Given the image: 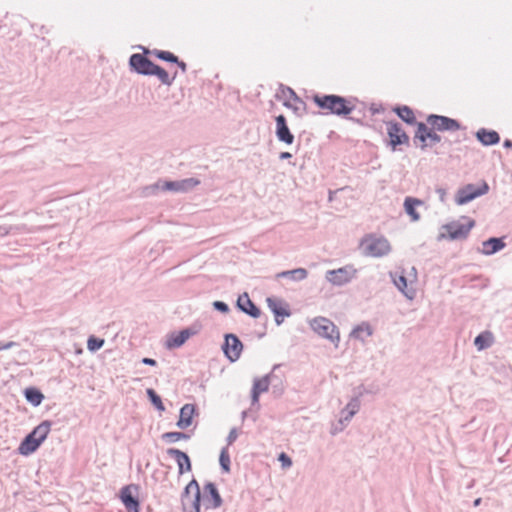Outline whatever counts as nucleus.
Here are the masks:
<instances>
[{
    "label": "nucleus",
    "mask_w": 512,
    "mask_h": 512,
    "mask_svg": "<svg viewBox=\"0 0 512 512\" xmlns=\"http://www.w3.org/2000/svg\"><path fill=\"white\" fill-rule=\"evenodd\" d=\"M480 501H481V499H480V498L476 499V500L474 501V505H475V506H478V505L480 504Z\"/></svg>",
    "instance_id": "obj_59"
},
{
    "label": "nucleus",
    "mask_w": 512,
    "mask_h": 512,
    "mask_svg": "<svg viewBox=\"0 0 512 512\" xmlns=\"http://www.w3.org/2000/svg\"><path fill=\"white\" fill-rule=\"evenodd\" d=\"M199 183L200 181L195 178H187L178 181H163L162 191L186 193L199 185Z\"/></svg>",
    "instance_id": "obj_9"
},
{
    "label": "nucleus",
    "mask_w": 512,
    "mask_h": 512,
    "mask_svg": "<svg viewBox=\"0 0 512 512\" xmlns=\"http://www.w3.org/2000/svg\"><path fill=\"white\" fill-rule=\"evenodd\" d=\"M146 392H147V395H148L149 399L151 400L152 404L158 410L163 411L165 409V407H164V405L162 403V400H161L160 396L157 395V393L153 389H151V388L147 389Z\"/></svg>",
    "instance_id": "obj_40"
},
{
    "label": "nucleus",
    "mask_w": 512,
    "mask_h": 512,
    "mask_svg": "<svg viewBox=\"0 0 512 512\" xmlns=\"http://www.w3.org/2000/svg\"><path fill=\"white\" fill-rule=\"evenodd\" d=\"M373 332L374 330L368 322H362L352 329L349 337L364 344L367 339L373 335Z\"/></svg>",
    "instance_id": "obj_20"
},
{
    "label": "nucleus",
    "mask_w": 512,
    "mask_h": 512,
    "mask_svg": "<svg viewBox=\"0 0 512 512\" xmlns=\"http://www.w3.org/2000/svg\"><path fill=\"white\" fill-rule=\"evenodd\" d=\"M194 506V498H182L183 512H190Z\"/></svg>",
    "instance_id": "obj_45"
},
{
    "label": "nucleus",
    "mask_w": 512,
    "mask_h": 512,
    "mask_svg": "<svg viewBox=\"0 0 512 512\" xmlns=\"http://www.w3.org/2000/svg\"><path fill=\"white\" fill-rule=\"evenodd\" d=\"M136 490L134 485H128L121 489L120 498L128 512H139V502L133 494Z\"/></svg>",
    "instance_id": "obj_14"
},
{
    "label": "nucleus",
    "mask_w": 512,
    "mask_h": 512,
    "mask_svg": "<svg viewBox=\"0 0 512 512\" xmlns=\"http://www.w3.org/2000/svg\"><path fill=\"white\" fill-rule=\"evenodd\" d=\"M389 275L393 284L407 299L413 300L416 297V290L413 287H408L407 279L404 275H398L394 272H390Z\"/></svg>",
    "instance_id": "obj_15"
},
{
    "label": "nucleus",
    "mask_w": 512,
    "mask_h": 512,
    "mask_svg": "<svg viewBox=\"0 0 512 512\" xmlns=\"http://www.w3.org/2000/svg\"><path fill=\"white\" fill-rule=\"evenodd\" d=\"M200 488L198 482L193 479L191 480L184 489L182 498H194V506L190 512H200Z\"/></svg>",
    "instance_id": "obj_18"
},
{
    "label": "nucleus",
    "mask_w": 512,
    "mask_h": 512,
    "mask_svg": "<svg viewBox=\"0 0 512 512\" xmlns=\"http://www.w3.org/2000/svg\"><path fill=\"white\" fill-rule=\"evenodd\" d=\"M347 425V423H339V421L336 424H332L330 434L333 436L337 435L342 432Z\"/></svg>",
    "instance_id": "obj_44"
},
{
    "label": "nucleus",
    "mask_w": 512,
    "mask_h": 512,
    "mask_svg": "<svg viewBox=\"0 0 512 512\" xmlns=\"http://www.w3.org/2000/svg\"><path fill=\"white\" fill-rule=\"evenodd\" d=\"M238 308L253 318H258L261 314L260 309L250 300L247 293L240 295L237 299Z\"/></svg>",
    "instance_id": "obj_21"
},
{
    "label": "nucleus",
    "mask_w": 512,
    "mask_h": 512,
    "mask_svg": "<svg viewBox=\"0 0 512 512\" xmlns=\"http://www.w3.org/2000/svg\"><path fill=\"white\" fill-rule=\"evenodd\" d=\"M129 65L138 74L152 75V70L155 68L156 64H154L144 55L136 53L131 55L129 59Z\"/></svg>",
    "instance_id": "obj_10"
},
{
    "label": "nucleus",
    "mask_w": 512,
    "mask_h": 512,
    "mask_svg": "<svg viewBox=\"0 0 512 512\" xmlns=\"http://www.w3.org/2000/svg\"><path fill=\"white\" fill-rule=\"evenodd\" d=\"M335 192L333 191H329V197H328V201H333V195H334Z\"/></svg>",
    "instance_id": "obj_58"
},
{
    "label": "nucleus",
    "mask_w": 512,
    "mask_h": 512,
    "mask_svg": "<svg viewBox=\"0 0 512 512\" xmlns=\"http://www.w3.org/2000/svg\"><path fill=\"white\" fill-rule=\"evenodd\" d=\"M504 147L511 148L512 147V141L511 140H505L504 141Z\"/></svg>",
    "instance_id": "obj_56"
},
{
    "label": "nucleus",
    "mask_w": 512,
    "mask_h": 512,
    "mask_svg": "<svg viewBox=\"0 0 512 512\" xmlns=\"http://www.w3.org/2000/svg\"><path fill=\"white\" fill-rule=\"evenodd\" d=\"M309 326L319 337L330 341L335 348L340 343V331L338 327L328 318L317 316L309 320Z\"/></svg>",
    "instance_id": "obj_3"
},
{
    "label": "nucleus",
    "mask_w": 512,
    "mask_h": 512,
    "mask_svg": "<svg viewBox=\"0 0 512 512\" xmlns=\"http://www.w3.org/2000/svg\"><path fill=\"white\" fill-rule=\"evenodd\" d=\"M238 430L236 428H232L227 436V445H231L238 438Z\"/></svg>",
    "instance_id": "obj_47"
},
{
    "label": "nucleus",
    "mask_w": 512,
    "mask_h": 512,
    "mask_svg": "<svg viewBox=\"0 0 512 512\" xmlns=\"http://www.w3.org/2000/svg\"><path fill=\"white\" fill-rule=\"evenodd\" d=\"M415 139H419L422 142V145H421L422 149H424L427 146V144L425 143L426 140L428 139L427 136H425V135H415Z\"/></svg>",
    "instance_id": "obj_52"
},
{
    "label": "nucleus",
    "mask_w": 512,
    "mask_h": 512,
    "mask_svg": "<svg viewBox=\"0 0 512 512\" xmlns=\"http://www.w3.org/2000/svg\"><path fill=\"white\" fill-rule=\"evenodd\" d=\"M266 302L268 308L275 316V322L277 325H281L284 321V318L291 315L289 305L284 300L277 297H268Z\"/></svg>",
    "instance_id": "obj_8"
},
{
    "label": "nucleus",
    "mask_w": 512,
    "mask_h": 512,
    "mask_svg": "<svg viewBox=\"0 0 512 512\" xmlns=\"http://www.w3.org/2000/svg\"><path fill=\"white\" fill-rule=\"evenodd\" d=\"M276 129L275 134L278 141L291 145L294 142V135L291 133L286 118L283 115H279L275 118Z\"/></svg>",
    "instance_id": "obj_12"
},
{
    "label": "nucleus",
    "mask_w": 512,
    "mask_h": 512,
    "mask_svg": "<svg viewBox=\"0 0 512 512\" xmlns=\"http://www.w3.org/2000/svg\"><path fill=\"white\" fill-rule=\"evenodd\" d=\"M359 248L364 256L373 258L385 257L392 251L389 240L374 233L366 234L361 239Z\"/></svg>",
    "instance_id": "obj_1"
},
{
    "label": "nucleus",
    "mask_w": 512,
    "mask_h": 512,
    "mask_svg": "<svg viewBox=\"0 0 512 512\" xmlns=\"http://www.w3.org/2000/svg\"><path fill=\"white\" fill-rule=\"evenodd\" d=\"M156 56L159 59L164 60V61H168V62H172V63L178 62V58L174 54H172L168 51H158L156 53Z\"/></svg>",
    "instance_id": "obj_42"
},
{
    "label": "nucleus",
    "mask_w": 512,
    "mask_h": 512,
    "mask_svg": "<svg viewBox=\"0 0 512 512\" xmlns=\"http://www.w3.org/2000/svg\"><path fill=\"white\" fill-rule=\"evenodd\" d=\"M281 93H282V97L284 98V105L286 107H293V103L292 101L294 102H298L300 104H303V102L300 100V98L296 95V93L294 92L293 89H291L290 87H283L281 89Z\"/></svg>",
    "instance_id": "obj_33"
},
{
    "label": "nucleus",
    "mask_w": 512,
    "mask_h": 512,
    "mask_svg": "<svg viewBox=\"0 0 512 512\" xmlns=\"http://www.w3.org/2000/svg\"><path fill=\"white\" fill-rule=\"evenodd\" d=\"M243 345L237 336L234 334H227L225 336L224 353L232 361L239 359Z\"/></svg>",
    "instance_id": "obj_11"
},
{
    "label": "nucleus",
    "mask_w": 512,
    "mask_h": 512,
    "mask_svg": "<svg viewBox=\"0 0 512 512\" xmlns=\"http://www.w3.org/2000/svg\"><path fill=\"white\" fill-rule=\"evenodd\" d=\"M167 454L177 462L179 474H183L184 472L191 470V462L186 453L176 448H169L167 450Z\"/></svg>",
    "instance_id": "obj_19"
},
{
    "label": "nucleus",
    "mask_w": 512,
    "mask_h": 512,
    "mask_svg": "<svg viewBox=\"0 0 512 512\" xmlns=\"http://www.w3.org/2000/svg\"><path fill=\"white\" fill-rule=\"evenodd\" d=\"M489 185L483 181L479 185L466 184L459 188L455 194V203L459 206L465 205L474 199L487 194Z\"/></svg>",
    "instance_id": "obj_5"
},
{
    "label": "nucleus",
    "mask_w": 512,
    "mask_h": 512,
    "mask_svg": "<svg viewBox=\"0 0 512 512\" xmlns=\"http://www.w3.org/2000/svg\"><path fill=\"white\" fill-rule=\"evenodd\" d=\"M314 102L322 109L329 110L336 115H348L352 112L353 106L348 105L345 98L337 95H316Z\"/></svg>",
    "instance_id": "obj_4"
},
{
    "label": "nucleus",
    "mask_w": 512,
    "mask_h": 512,
    "mask_svg": "<svg viewBox=\"0 0 512 512\" xmlns=\"http://www.w3.org/2000/svg\"><path fill=\"white\" fill-rule=\"evenodd\" d=\"M387 132L390 137V144L395 150L397 145L407 143L409 138L398 123H389Z\"/></svg>",
    "instance_id": "obj_16"
},
{
    "label": "nucleus",
    "mask_w": 512,
    "mask_h": 512,
    "mask_svg": "<svg viewBox=\"0 0 512 512\" xmlns=\"http://www.w3.org/2000/svg\"><path fill=\"white\" fill-rule=\"evenodd\" d=\"M292 157V154L289 153V152H281L280 155H279V158L284 160V159H289Z\"/></svg>",
    "instance_id": "obj_54"
},
{
    "label": "nucleus",
    "mask_w": 512,
    "mask_h": 512,
    "mask_svg": "<svg viewBox=\"0 0 512 512\" xmlns=\"http://www.w3.org/2000/svg\"><path fill=\"white\" fill-rule=\"evenodd\" d=\"M505 246L506 244L503 241V239L493 237L482 242V248L480 250V253L486 256H490L499 252Z\"/></svg>",
    "instance_id": "obj_25"
},
{
    "label": "nucleus",
    "mask_w": 512,
    "mask_h": 512,
    "mask_svg": "<svg viewBox=\"0 0 512 512\" xmlns=\"http://www.w3.org/2000/svg\"><path fill=\"white\" fill-rule=\"evenodd\" d=\"M194 334H196V331L191 328L184 329L178 333H171L167 336L165 346L167 349L179 348Z\"/></svg>",
    "instance_id": "obj_13"
},
{
    "label": "nucleus",
    "mask_w": 512,
    "mask_h": 512,
    "mask_svg": "<svg viewBox=\"0 0 512 512\" xmlns=\"http://www.w3.org/2000/svg\"><path fill=\"white\" fill-rule=\"evenodd\" d=\"M436 192H437V194L439 195L440 200H441V201H444V200H445V196H446V191H445V189H443V188H437V189H436Z\"/></svg>",
    "instance_id": "obj_53"
},
{
    "label": "nucleus",
    "mask_w": 512,
    "mask_h": 512,
    "mask_svg": "<svg viewBox=\"0 0 512 512\" xmlns=\"http://www.w3.org/2000/svg\"><path fill=\"white\" fill-rule=\"evenodd\" d=\"M204 502H211L210 507L218 508L222 505V498L214 483L208 482L204 486Z\"/></svg>",
    "instance_id": "obj_22"
},
{
    "label": "nucleus",
    "mask_w": 512,
    "mask_h": 512,
    "mask_svg": "<svg viewBox=\"0 0 512 512\" xmlns=\"http://www.w3.org/2000/svg\"><path fill=\"white\" fill-rule=\"evenodd\" d=\"M213 307L222 313H227L229 311L228 305L222 301H214Z\"/></svg>",
    "instance_id": "obj_46"
},
{
    "label": "nucleus",
    "mask_w": 512,
    "mask_h": 512,
    "mask_svg": "<svg viewBox=\"0 0 512 512\" xmlns=\"http://www.w3.org/2000/svg\"><path fill=\"white\" fill-rule=\"evenodd\" d=\"M279 462L283 469H288L292 466V459L284 452H282L278 457Z\"/></svg>",
    "instance_id": "obj_43"
},
{
    "label": "nucleus",
    "mask_w": 512,
    "mask_h": 512,
    "mask_svg": "<svg viewBox=\"0 0 512 512\" xmlns=\"http://www.w3.org/2000/svg\"><path fill=\"white\" fill-rule=\"evenodd\" d=\"M24 394L26 400L33 406H39L44 398L43 394L35 388H27Z\"/></svg>",
    "instance_id": "obj_34"
},
{
    "label": "nucleus",
    "mask_w": 512,
    "mask_h": 512,
    "mask_svg": "<svg viewBox=\"0 0 512 512\" xmlns=\"http://www.w3.org/2000/svg\"><path fill=\"white\" fill-rule=\"evenodd\" d=\"M421 204V200L412 197H407L404 201L405 212L410 216L413 222L418 221L420 219V215L416 211V207Z\"/></svg>",
    "instance_id": "obj_29"
},
{
    "label": "nucleus",
    "mask_w": 512,
    "mask_h": 512,
    "mask_svg": "<svg viewBox=\"0 0 512 512\" xmlns=\"http://www.w3.org/2000/svg\"><path fill=\"white\" fill-rule=\"evenodd\" d=\"M141 362L145 365L156 366L157 362L152 358H143Z\"/></svg>",
    "instance_id": "obj_51"
},
{
    "label": "nucleus",
    "mask_w": 512,
    "mask_h": 512,
    "mask_svg": "<svg viewBox=\"0 0 512 512\" xmlns=\"http://www.w3.org/2000/svg\"><path fill=\"white\" fill-rule=\"evenodd\" d=\"M38 228H28L26 225H0V236L4 237L9 234H18L22 231L33 233L36 232Z\"/></svg>",
    "instance_id": "obj_32"
},
{
    "label": "nucleus",
    "mask_w": 512,
    "mask_h": 512,
    "mask_svg": "<svg viewBox=\"0 0 512 512\" xmlns=\"http://www.w3.org/2000/svg\"><path fill=\"white\" fill-rule=\"evenodd\" d=\"M307 276L308 272L305 268H296L293 270L279 272L276 275V278H288L292 281H302L306 279Z\"/></svg>",
    "instance_id": "obj_30"
},
{
    "label": "nucleus",
    "mask_w": 512,
    "mask_h": 512,
    "mask_svg": "<svg viewBox=\"0 0 512 512\" xmlns=\"http://www.w3.org/2000/svg\"><path fill=\"white\" fill-rule=\"evenodd\" d=\"M357 274V269L353 265H346L344 267L328 270L325 274L326 280L335 286H343L351 282Z\"/></svg>",
    "instance_id": "obj_6"
},
{
    "label": "nucleus",
    "mask_w": 512,
    "mask_h": 512,
    "mask_svg": "<svg viewBox=\"0 0 512 512\" xmlns=\"http://www.w3.org/2000/svg\"><path fill=\"white\" fill-rule=\"evenodd\" d=\"M396 112H397L398 116L406 123L411 124L415 121V116H414L413 111L407 106L397 108Z\"/></svg>",
    "instance_id": "obj_36"
},
{
    "label": "nucleus",
    "mask_w": 512,
    "mask_h": 512,
    "mask_svg": "<svg viewBox=\"0 0 512 512\" xmlns=\"http://www.w3.org/2000/svg\"><path fill=\"white\" fill-rule=\"evenodd\" d=\"M477 139L485 146H491L499 143L500 136L494 130H487L485 128H481L476 133Z\"/></svg>",
    "instance_id": "obj_26"
},
{
    "label": "nucleus",
    "mask_w": 512,
    "mask_h": 512,
    "mask_svg": "<svg viewBox=\"0 0 512 512\" xmlns=\"http://www.w3.org/2000/svg\"><path fill=\"white\" fill-rule=\"evenodd\" d=\"M104 345V340L91 336L87 341V348L91 352L99 350Z\"/></svg>",
    "instance_id": "obj_41"
},
{
    "label": "nucleus",
    "mask_w": 512,
    "mask_h": 512,
    "mask_svg": "<svg viewBox=\"0 0 512 512\" xmlns=\"http://www.w3.org/2000/svg\"><path fill=\"white\" fill-rule=\"evenodd\" d=\"M466 222L452 221L440 227V232L437 236L438 241L443 240H464L468 237L471 229L474 227V220L465 218Z\"/></svg>",
    "instance_id": "obj_2"
},
{
    "label": "nucleus",
    "mask_w": 512,
    "mask_h": 512,
    "mask_svg": "<svg viewBox=\"0 0 512 512\" xmlns=\"http://www.w3.org/2000/svg\"><path fill=\"white\" fill-rule=\"evenodd\" d=\"M188 436L185 433L182 432H166L162 435V439L174 443L182 439H187Z\"/></svg>",
    "instance_id": "obj_39"
},
{
    "label": "nucleus",
    "mask_w": 512,
    "mask_h": 512,
    "mask_svg": "<svg viewBox=\"0 0 512 512\" xmlns=\"http://www.w3.org/2000/svg\"><path fill=\"white\" fill-rule=\"evenodd\" d=\"M429 130L430 129L427 127L426 124L420 122L417 124V131H416L415 135H425L426 136V134H428Z\"/></svg>",
    "instance_id": "obj_48"
},
{
    "label": "nucleus",
    "mask_w": 512,
    "mask_h": 512,
    "mask_svg": "<svg viewBox=\"0 0 512 512\" xmlns=\"http://www.w3.org/2000/svg\"><path fill=\"white\" fill-rule=\"evenodd\" d=\"M272 377V374H268L262 378H257L254 380L252 388L253 404L258 402L261 393H264L268 390Z\"/></svg>",
    "instance_id": "obj_23"
},
{
    "label": "nucleus",
    "mask_w": 512,
    "mask_h": 512,
    "mask_svg": "<svg viewBox=\"0 0 512 512\" xmlns=\"http://www.w3.org/2000/svg\"><path fill=\"white\" fill-rule=\"evenodd\" d=\"M219 463L224 472L228 473L230 471V456L228 447L222 448L220 452Z\"/></svg>",
    "instance_id": "obj_38"
},
{
    "label": "nucleus",
    "mask_w": 512,
    "mask_h": 512,
    "mask_svg": "<svg viewBox=\"0 0 512 512\" xmlns=\"http://www.w3.org/2000/svg\"><path fill=\"white\" fill-rule=\"evenodd\" d=\"M178 64V66L183 70L185 71L186 70V64L184 62H176Z\"/></svg>",
    "instance_id": "obj_57"
},
{
    "label": "nucleus",
    "mask_w": 512,
    "mask_h": 512,
    "mask_svg": "<svg viewBox=\"0 0 512 512\" xmlns=\"http://www.w3.org/2000/svg\"><path fill=\"white\" fill-rule=\"evenodd\" d=\"M51 429V423L49 421H43L36 426L28 435L33 437L35 441L41 445L47 438Z\"/></svg>",
    "instance_id": "obj_27"
},
{
    "label": "nucleus",
    "mask_w": 512,
    "mask_h": 512,
    "mask_svg": "<svg viewBox=\"0 0 512 512\" xmlns=\"http://www.w3.org/2000/svg\"><path fill=\"white\" fill-rule=\"evenodd\" d=\"M361 402L359 396L351 398L347 405L340 411L339 423H347L358 413L360 410Z\"/></svg>",
    "instance_id": "obj_17"
},
{
    "label": "nucleus",
    "mask_w": 512,
    "mask_h": 512,
    "mask_svg": "<svg viewBox=\"0 0 512 512\" xmlns=\"http://www.w3.org/2000/svg\"><path fill=\"white\" fill-rule=\"evenodd\" d=\"M17 343L16 342H13V341H9L7 343H3V342H0V351L1 350H7V349H10L14 346H16Z\"/></svg>",
    "instance_id": "obj_50"
},
{
    "label": "nucleus",
    "mask_w": 512,
    "mask_h": 512,
    "mask_svg": "<svg viewBox=\"0 0 512 512\" xmlns=\"http://www.w3.org/2000/svg\"><path fill=\"white\" fill-rule=\"evenodd\" d=\"M195 413V406L193 404H185L180 409L177 427L180 429H187L192 425L193 415Z\"/></svg>",
    "instance_id": "obj_24"
},
{
    "label": "nucleus",
    "mask_w": 512,
    "mask_h": 512,
    "mask_svg": "<svg viewBox=\"0 0 512 512\" xmlns=\"http://www.w3.org/2000/svg\"><path fill=\"white\" fill-rule=\"evenodd\" d=\"M426 136L432 143H439L441 141V137L437 133H435L432 129L429 130V132H428V134H426Z\"/></svg>",
    "instance_id": "obj_49"
},
{
    "label": "nucleus",
    "mask_w": 512,
    "mask_h": 512,
    "mask_svg": "<svg viewBox=\"0 0 512 512\" xmlns=\"http://www.w3.org/2000/svg\"><path fill=\"white\" fill-rule=\"evenodd\" d=\"M162 185L163 181L159 180L151 185L145 186L141 190V195L143 197L157 195L159 191H162Z\"/></svg>",
    "instance_id": "obj_35"
},
{
    "label": "nucleus",
    "mask_w": 512,
    "mask_h": 512,
    "mask_svg": "<svg viewBox=\"0 0 512 512\" xmlns=\"http://www.w3.org/2000/svg\"><path fill=\"white\" fill-rule=\"evenodd\" d=\"M40 447L39 442L35 441L33 437L27 435L18 447V453L23 456H29Z\"/></svg>",
    "instance_id": "obj_28"
},
{
    "label": "nucleus",
    "mask_w": 512,
    "mask_h": 512,
    "mask_svg": "<svg viewBox=\"0 0 512 512\" xmlns=\"http://www.w3.org/2000/svg\"><path fill=\"white\" fill-rule=\"evenodd\" d=\"M493 342L494 337L490 331H484L474 339V345L479 351L489 348Z\"/></svg>",
    "instance_id": "obj_31"
},
{
    "label": "nucleus",
    "mask_w": 512,
    "mask_h": 512,
    "mask_svg": "<svg viewBox=\"0 0 512 512\" xmlns=\"http://www.w3.org/2000/svg\"><path fill=\"white\" fill-rule=\"evenodd\" d=\"M292 103H293V107H290V108L293 109L294 111H298L299 105H301V104L298 102H294V101H292Z\"/></svg>",
    "instance_id": "obj_55"
},
{
    "label": "nucleus",
    "mask_w": 512,
    "mask_h": 512,
    "mask_svg": "<svg viewBox=\"0 0 512 512\" xmlns=\"http://www.w3.org/2000/svg\"><path fill=\"white\" fill-rule=\"evenodd\" d=\"M427 123L431 125L432 129L437 131H457L461 127L455 119L436 114L429 115Z\"/></svg>",
    "instance_id": "obj_7"
},
{
    "label": "nucleus",
    "mask_w": 512,
    "mask_h": 512,
    "mask_svg": "<svg viewBox=\"0 0 512 512\" xmlns=\"http://www.w3.org/2000/svg\"><path fill=\"white\" fill-rule=\"evenodd\" d=\"M152 75L157 76L158 79L165 85L172 84V79L170 78L169 74L158 65H155V68L152 70Z\"/></svg>",
    "instance_id": "obj_37"
}]
</instances>
